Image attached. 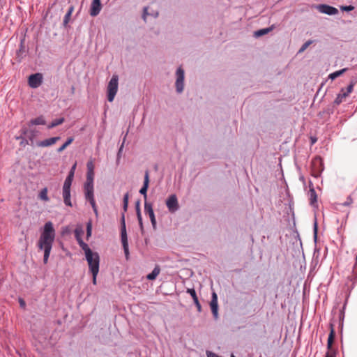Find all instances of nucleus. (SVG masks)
<instances>
[{
  "label": "nucleus",
  "mask_w": 357,
  "mask_h": 357,
  "mask_svg": "<svg viewBox=\"0 0 357 357\" xmlns=\"http://www.w3.org/2000/svg\"><path fill=\"white\" fill-rule=\"evenodd\" d=\"M176 91L181 93L183 91L184 88V70L181 67L177 68L176 72Z\"/></svg>",
  "instance_id": "nucleus-7"
},
{
  "label": "nucleus",
  "mask_w": 357,
  "mask_h": 357,
  "mask_svg": "<svg viewBox=\"0 0 357 357\" xmlns=\"http://www.w3.org/2000/svg\"><path fill=\"white\" fill-rule=\"evenodd\" d=\"M87 171H94V165L92 160H89L86 163Z\"/></svg>",
  "instance_id": "nucleus-34"
},
{
  "label": "nucleus",
  "mask_w": 357,
  "mask_h": 357,
  "mask_svg": "<svg viewBox=\"0 0 357 357\" xmlns=\"http://www.w3.org/2000/svg\"><path fill=\"white\" fill-rule=\"evenodd\" d=\"M137 219H138L140 227L142 228L143 227V223H142V215H141V211H138V213L137 214Z\"/></svg>",
  "instance_id": "nucleus-38"
},
{
  "label": "nucleus",
  "mask_w": 357,
  "mask_h": 357,
  "mask_svg": "<svg viewBox=\"0 0 357 357\" xmlns=\"http://www.w3.org/2000/svg\"><path fill=\"white\" fill-rule=\"evenodd\" d=\"M20 306L21 307H24L25 306V303L23 300L20 299Z\"/></svg>",
  "instance_id": "nucleus-50"
},
{
  "label": "nucleus",
  "mask_w": 357,
  "mask_h": 357,
  "mask_svg": "<svg viewBox=\"0 0 357 357\" xmlns=\"http://www.w3.org/2000/svg\"><path fill=\"white\" fill-rule=\"evenodd\" d=\"M187 293H188L192 296L193 302L197 308V311L200 312L202 311V306L198 300L195 290L194 289H188Z\"/></svg>",
  "instance_id": "nucleus-17"
},
{
  "label": "nucleus",
  "mask_w": 357,
  "mask_h": 357,
  "mask_svg": "<svg viewBox=\"0 0 357 357\" xmlns=\"http://www.w3.org/2000/svg\"><path fill=\"white\" fill-rule=\"evenodd\" d=\"M347 96H348L344 93V89H342L340 93L337 94L334 102L336 105H340L343 101V100Z\"/></svg>",
  "instance_id": "nucleus-23"
},
{
  "label": "nucleus",
  "mask_w": 357,
  "mask_h": 357,
  "mask_svg": "<svg viewBox=\"0 0 357 357\" xmlns=\"http://www.w3.org/2000/svg\"><path fill=\"white\" fill-rule=\"evenodd\" d=\"M17 139H22V142H21V143H20V144H21V145L25 146V145H26V144H29L28 140H27V139H24V137H22V136H20V137H17Z\"/></svg>",
  "instance_id": "nucleus-41"
},
{
  "label": "nucleus",
  "mask_w": 357,
  "mask_h": 357,
  "mask_svg": "<svg viewBox=\"0 0 357 357\" xmlns=\"http://www.w3.org/2000/svg\"><path fill=\"white\" fill-rule=\"evenodd\" d=\"M271 30V28L261 29L255 32L256 37H259L268 33Z\"/></svg>",
  "instance_id": "nucleus-27"
},
{
  "label": "nucleus",
  "mask_w": 357,
  "mask_h": 357,
  "mask_svg": "<svg viewBox=\"0 0 357 357\" xmlns=\"http://www.w3.org/2000/svg\"><path fill=\"white\" fill-rule=\"evenodd\" d=\"M46 121L43 116H40L37 118L31 119L29 122V126H38V125H45Z\"/></svg>",
  "instance_id": "nucleus-19"
},
{
  "label": "nucleus",
  "mask_w": 357,
  "mask_h": 357,
  "mask_svg": "<svg viewBox=\"0 0 357 357\" xmlns=\"http://www.w3.org/2000/svg\"><path fill=\"white\" fill-rule=\"evenodd\" d=\"M86 235L87 237L91 235V223L89 222L86 226Z\"/></svg>",
  "instance_id": "nucleus-37"
},
{
  "label": "nucleus",
  "mask_w": 357,
  "mask_h": 357,
  "mask_svg": "<svg viewBox=\"0 0 357 357\" xmlns=\"http://www.w3.org/2000/svg\"><path fill=\"white\" fill-rule=\"evenodd\" d=\"M210 306L211 308L212 314L215 319L218 317V296L215 292L212 293V297L210 302Z\"/></svg>",
  "instance_id": "nucleus-12"
},
{
  "label": "nucleus",
  "mask_w": 357,
  "mask_h": 357,
  "mask_svg": "<svg viewBox=\"0 0 357 357\" xmlns=\"http://www.w3.org/2000/svg\"><path fill=\"white\" fill-rule=\"evenodd\" d=\"M317 8L319 12L328 15H334L338 13V10L336 8L329 5L321 4Z\"/></svg>",
  "instance_id": "nucleus-11"
},
{
  "label": "nucleus",
  "mask_w": 357,
  "mask_h": 357,
  "mask_svg": "<svg viewBox=\"0 0 357 357\" xmlns=\"http://www.w3.org/2000/svg\"><path fill=\"white\" fill-rule=\"evenodd\" d=\"M67 177L73 179V178H74V173L69 172V174H68Z\"/></svg>",
  "instance_id": "nucleus-47"
},
{
  "label": "nucleus",
  "mask_w": 357,
  "mask_h": 357,
  "mask_svg": "<svg viewBox=\"0 0 357 357\" xmlns=\"http://www.w3.org/2000/svg\"><path fill=\"white\" fill-rule=\"evenodd\" d=\"M354 86V82H351V83L347 86V89L346 90L344 89V93L347 96H349V93H351L352 92Z\"/></svg>",
  "instance_id": "nucleus-33"
},
{
  "label": "nucleus",
  "mask_w": 357,
  "mask_h": 357,
  "mask_svg": "<svg viewBox=\"0 0 357 357\" xmlns=\"http://www.w3.org/2000/svg\"><path fill=\"white\" fill-rule=\"evenodd\" d=\"M347 71V68H342L340 70L333 72L331 73L328 75V78L331 79L332 80L335 79V78L338 77L339 76L342 75L344 73Z\"/></svg>",
  "instance_id": "nucleus-24"
},
{
  "label": "nucleus",
  "mask_w": 357,
  "mask_h": 357,
  "mask_svg": "<svg viewBox=\"0 0 357 357\" xmlns=\"http://www.w3.org/2000/svg\"><path fill=\"white\" fill-rule=\"evenodd\" d=\"M129 195L128 192L126 193L123 196V204H128Z\"/></svg>",
  "instance_id": "nucleus-40"
},
{
  "label": "nucleus",
  "mask_w": 357,
  "mask_h": 357,
  "mask_svg": "<svg viewBox=\"0 0 357 357\" xmlns=\"http://www.w3.org/2000/svg\"><path fill=\"white\" fill-rule=\"evenodd\" d=\"M128 204H123V213L121 215V240L122 243V245L123 248L124 253L126 258L128 259L129 257V248H128V236H127V232H126V222H125V215L124 213L127 211Z\"/></svg>",
  "instance_id": "nucleus-2"
},
{
  "label": "nucleus",
  "mask_w": 357,
  "mask_h": 357,
  "mask_svg": "<svg viewBox=\"0 0 357 357\" xmlns=\"http://www.w3.org/2000/svg\"><path fill=\"white\" fill-rule=\"evenodd\" d=\"M48 190L47 188H43L39 194H38V198L44 202H48L50 200V198L47 195Z\"/></svg>",
  "instance_id": "nucleus-22"
},
{
  "label": "nucleus",
  "mask_w": 357,
  "mask_h": 357,
  "mask_svg": "<svg viewBox=\"0 0 357 357\" xmlns=\"http://www.w3.org/2000/svg\"><path fill=\"white\" fill-rule=\"evenodd\" d=\"M90 272L99 271L100 256L96 252H91L85 255Z\"/></svg>",
  "instance_id": "nucleus-5"
},
{
  "label": "nucleus",
  "mask_w": 357,
  "mask_h": 357,
  "mask_svg": "<svg viewBox=\"0 0 357 357\" xmlns=\"http://www.w3.org/2000/svg\"><path fill=\"white\" fill-rule=\"evenodd\" d=\"M148 15H152L155 18L158 17V12H155V13H149L148 12V8L147 7H145L144 8V13H143V15H142V17L144 19V21L146 20V17Z\"/></svg>",
  "instance_id": "nucleus-29"
},
{
  "label": "nucleus",
  "mask_w": 357,
  "mask_h": 357,
  "mask_svg": "<svg viewBox=\"0 0 357 357\" xmlns=\"http://www.w3.org/2000/svg\"><path fill=\"white\" fill-rule=\"evenodd\" d=\"M33 137H34V135L32 133V134H31V136H30V137H29V139H30L31 141H32V140H33Z\"/></svg>",
  "instance_id": "nucleus-51"
},
{
  "label": "nucleus",
  "mask_w": 357,
  "mask_h": 357,
  "mask_svg": "<svg viewBox=\"0 0 357 357\" xmlns=\"http://www.w3.org/2000/svg\"><path fill=\"white\" fill-rule=\"evenodd\" d=\"M76 165H77V164H76V163H75V164L73 165V167H71V169H70V172H73V173L75 174V168H76Z\"/></svg>",
  "instance_id": "nucleus-46"
},
{
  "label": "nucleus",
  "mask_w": 357,
  "mask_h": 357,
  "mask_svg": "<svg viewBox=\"0 0 357 357\" xmlns=\"http://www.w3.org/2000/svg\"><path fill=\"white\" fill-rule=\"evenodd\" d=\"M160 272L159 266H155L152 272L146 275V278L149 280H155Z\"/></svg>",
  "instance_id": "nucleus-20"
},
{
  "label": "nucleus",
  "mask_w": 357,
  "mask_h": 357,
  "mask_svg": "<svg viewBox=\"0 0 357 357\" xmlns=\"http://www.w3.org/2000/svg\"><path fill=\"white\" fill-rule=\"evenodd\" d=\"M311 43L312 42L310 40H308L306 43H305L300 49L299 52H303Z\"/></svg>",
  "instance_id": "nucleus-36"
},
{
  "label": "nucleus",
  "mask_w": 357,
  "mask_h": 357,
  "mask_svg": "<svg viewBox=\"0 0 357 357\" xmlns=\"http://www.w3.org/2000/svg\"><path fill=\"white\" fill-rule=\"evenodd\" d=\"M77 243H78L79 245L81 247V248L84 250L85 255L89 254V252H93L90 249L89 245L85 242H84V241L82 239H80V241H79Z\"/></svg>",
  "instance_id": "nucleus-25"
},
{
  "label": "nucleus",
  "mask_w": 357,
  "mask_h": 357,
  "mask_svg": "<svg viewBox=\"0 0 357 357\" xmlns=\"http://www.w3.org/2000/svg\"><path fill=\"white\" fill-rule=\"evenodd\" d=\"M91 273L92 277H93L92 282L94 285H96L97 284L96 278H97V275H98L99 271H94V272H91Z\"/></svg>",
  "instance_id": "nucleus-35"
},
{
  "label": "nucleus",
  "mask_w": 357,
  "mask_h": 357,
  "mask_svg": "<svg viewBox=\"0 0 357 357\" xmlns=\"http://www.w3.org/2000/svg\"><path fill=\"white\" fill-rule=\"evenodd\" d=\"M60 139L59 137H50L37 142V146L39 147H47L54 144Z\"/></svg>",
  "instance_id": "nucleus-15"
},
{
  "label": "nucleus",
  "mask_w": 357,
  "mask_h": 357,
  "mask_svg": "<svg viewBox=\"0 0 357 357\" xmlns=\"http://www.w3.org/2000/svg\"><path fill=\"white\" fill-rule=\"evenodd\" d=\"M55 236L56 231L53 223L51 221L45 222L38 241V250L44 252L43 262L45 264L48 262Z\"/></svg>",
  "instance_id": "nucleus-1"
},
{
  "label": "nucleus",
  "mask_w": 357,
  "mask_h": 357,
  "mask_svg": "<svg viewBox=\"0 0 357 357\" xmlns=\"http://www.w3.org/2000/svg\"><path fill=\"white\" fill-rule=\"evenodd\" d=\"M352 203V199L351 197H348L347 201L343 204V206H349Z\"/></svg>",
  "instance_id": "nucleus-42"
},
{
  "label": "nucleus",
  "mask_w": 357,
  "mask_h": 357,
  "mask_svg": "<svg viewBox=\"0 0 357 357\" xmlns=\"http://www.w3.org/2000/svg\"><path fill=\"white\" fill-rule=\"evenodd\" d=\"M355 266H357V255H356V264H355Z\"/></svg>",
  "instance_id": "nucleus-54"
},
{
  "label": "nucleus",
  "mask_w": 357,
  "mask_h": 357,
  "mask_svg": "<svg viewBox=\"0 0 357 357\" xmlns=\"http://www.w3.org/2000/svg\"><path fill=\"white\" fill-rule=\"evenodd\" d=\"M314 237L317 238V222L316 221L314 222Z\"/></svg>",
  "instance_id": "nucleus-44"
},
{
  "label": "nucleus",
  "mask_w": 357,
  "mask_h": 357,
  "mask_svg": "<svg viewBox=\"0 0 357 357\" xmlns=\"http://www.w3.org/2000/svg\"><path fill=\"white\" fill-rule=\"evenodd\" d=\"M43 82V75L40 73L32 74L29 77L28 83L31 88L36 89Z\"/></svg>",
  "instance_id": "nucleus-9"
},
{
  "label": "nucleus",
  "mask_w": 357,
  "mask_h": 357,
  "mask_svg": "<svg viewBox=\"0 0 357 357\" xmlns=\"http://www.w3.org/2000/svg\"><path fill=\"white\" fill-rule=\"evenodd\" d=\"M166 206L168 211L171 213H174L179 208V204L177 197L175 194H172L166 200Z\"/></svg>",
  "instance_id": "nucleus-6"
},
{
  "label": "nucleus",
  "mask_w": 357,
  "mask_h": 357,
  "mask_svg": "<svg viewBox=\"0 0 357 357\" xmlns=\"http://www.w3.org/2000/svg\"><path fill=\"white\" fill-rule=\"evenodd\" d=\"M83 234V230L82 229H76L75 230V237L78 242L82 238V235Z\"/></svg>",
  "instance_id": "nucleus-31"
},
{
  "label": "nucleus",
  "mask_w": 357,
  "mask_h": 357,
  "mask_svg": "<svg viewBox=\"0 0 357 357\" xmlns=\"http://www.w3.org/2000/svg\"><path fill=\"white\" fill-rule=\"evenodd\" d=\"M73 179L66 177L63 188H70Z\"/></svg>",
  "instance_id": "nucleus-32"
},
{
  "label": "nucleus",
  "mask_w": 357,
  "mask_h": 357,
  "mask_svg": "<svg viewBox=\"0 0 357 357\" xmlns=\"http://www.w3.org/2000/svg\"><path fill=\"white\" fill-rule=\"evenodd\" d=\"M354 7L353 6H342L341 8V9L342 10H345V11H351L352 10H354Z\"/></svg>",
  "instance_id": "nucleus-39"
},
{
  "label": "nucleus",
  "mask_w": 357,
  "mask_h": 357,
  "mask_svg": "<svg viewBox=\"0 0 357 357\" xmlns=\"http://www.w3.org/2000/svg\"><path fill=\"white\" fill-rule=\"evenodd\" d=\"M85 199L89 202L94 213L98 215V208L94 197V183L85 182L84 184Z\"/></svg>",
  "instance_id": "nucleus-3"
},
{
  "label": "nucleus",
  "mask_w": 357,
  "mask_h": 357,
  "mask_svg": "<svg viewBox=\"0 0 357 357\" xmlns=\"http://www.w3.org/2000/svg\"><path fill=\"white\" fill-rule=\"evenodd\" d=\"M335 333L334 330V326L333 324H330V333L327 341V349L329 351V352L326 354V357H335V354L333 353L332 349L333 343L335 340Z\"/></svg>",
  "instance_id": "nucleus-8"
},
{
  "label": "nucleus",
  "mask_w": 357,
  "mask_h": 357,
  "mask_svg": "<svg viewBox=\"0 0 357 357\" xmlns=\"http://www.w3.org/2000/svg\"><path fill=\"white\" fill-rule=\"evenodd\" d=\"M71 91H72V93H74V91H75V87L74 86L72 87Z\"/></svg>",
  "instance_id": "nucleus-52"
},
{
  "label": "nucleus",
  "mask_w": 357,
  "mask_h": 357,
  "mask_svg": "<svg viewBox=\"0 0 357 357\" xmlns=\"http://www.w3.org/2000/svg\"><path fill=\"white\" fill-rule=\"evenodd\" d=\"M73 137H69L67 139V141L57 149V151L59 153L63 151L68 145H70L73 142Z\"/></svg>",
  "instance_id": "nucleus-28"
},
{
  "label": "nucleus",
  "mask_w": 357,
  "mask_h": 357,
  "mask_svg": "<svg viewBox=\"0 0 357 357\" xmlns=\"http://www.w3.org/2000/svg\"><path fill=\"white\" fill-rule=\"evenodd\" d=\"M316 141H317V140H316V139H313V138H312V144H314Z\"/></svg>",
  "instance_id": "nucleus-53"
},
{
  "label": "nucleus",
  "mask_w": 357,
  "mask_h": 357,
  "mask_svg": "<svg viewBox=\"0 0 357 357\" xmlns=\"http://www.w3.org/2000/svg\"><path fill=\"white\" fill-rule=\"evenodd\" d=\"M144 212L149 216L152 226L155 229L156 227V220L153 209V205L147 201L144 202Z\"/></svg>",
  "instance_id": "nucleus-10"
},
{
  "label": "nucleus",
  "mask_w": 357,
  "mask_h": 357,
  "mask_svg": "<svg viewBox=\"0 0 357 357\" xmlns=\"http://www.w3.org/2000/svg\"><path fill=\"white\" fill-rule=\"evenodd\" d=\"M73 10H74V7L73 6H70L67 13H66V15L63 17V24L64 26H66L68 24Z\"/></svg>",
  "instance_id": "nucleus-21"
},
{
  "label": "nucleus",
  "mask_w": 357,
  "mask_h": 357,
  "mask_svg": "<svg viewBox=\"0 0 357 357\" xmlns=\"http://www.w3.org/2000/svg\"><path fill=\"white\" fill-rule=\"evenodd\" d=\"M62 195L64 204L68 206H72V202L70 199V188H63Z\"/></svg>",
  "instance_id": "nucleus-18"
},
{
  "label": "nucleus",
  "mask_w": 357,
  "mask_h": 357,
  "mask_svg": "<svg viewBox=\"0 0 357 357\" xmlns=\"http://www.w3.org/2000/svg\"><path fill=\"white\" fill-rule=\"evenodd\" d=\"M231 357H234V356L232 355Z\"/></svg>",
  "instance_id": "nucleus-55"
},
{
  "label": "nucleus",
  "mask_w": 357,
  "mask_h": 357,
  "mask_svg": "<svg viewBox=\"0 0 357 357\" xmlns=\"http://www.w3.org/2000/svg\"><path fill=\"white\" fill-rule=\"evenodd\" d=\"M21 131H22V135H26V133H27V132H28V130H27V128H22L21 129Z\"/></svg>",
  "instance_id": "nucleus-45"
},
{
  "label": "nucleus",
  "mask_w": 357,
  "mask_h": 357,
  "mask_svg": "<svg viewBox=\"0 0 357 357\" xmlns=\"http://www.w3.org/2000/svg\"><path fill=\"white\" fill-rule=\"evenodd\" d=\"M119 76L113 75L107 87V96L109 102H112L118 92Z\"/></svg>",
  "instance_id": "nucleus-4"
},
{
  "label": "nucleus",
  "mask_w": 357,
  "mask_h": 357,
  "mask_svg": "<svg viewBox=\"0 0 357 357\" xmlns=\"http://www.w3.org/2000/svg\"><path fill=\"white\" fill-rule=\"evenodd\" d=\"M124 141H125V139L123 140V142L122 143V144H121V147H120V149H119V150L118 155H119V154H120V153H121V152L122 151V150H123Z\"/></svg>",
  "instance_id": "nucleus-48"
},
{
  "label": "nucleus",
  "mask_w": 357,
  "mask_h": 357,
  "mask_svg": "<svg viewBox=\"0 0 357 357\" xmlns=\"http://www.w3.org/2000/svg\"><path fill=\"white\" fill-rule=\"evenodd\" d=\"M64 122L63 118H59L54 120L50 125H48V128L51 129L52 128H54L59 125L62 124Z\"/></svg>",
  "instance_id": "nucleus-26"
},
{
  "label": "nucleus",
  "mask_w": 357,
  "mask_h": 357,
  "mask_svg": "<svg viewBox=\"0 0 357 357\" xmlns=\"http://www.w3.org/2000/svg\"><path fill=\"white\" fill-rule=\"evenodd\" d=\"M94 171H87L86 182L94 183Z\"/></svg>",
  "instance_id": "nucleus-30"
},
{
  "label": "nucleus",
  "mask_w": 357,
  "mask_h": 357,
  "mask_svg": "<svg viewBox=\"0 0 357 357\" xmlns=\"http://www.w3.org/2000/svg\"><path fill=\"white\" fill-rule=\"evenodd\" d=\"M139 204H140L139 201H137L136 202V213H137V214L138 213V211H141Z\"/></svg>",
  "instance_id": "nucleus-43"
},
{
  "label": "nucleus",
  "mask_w": 357,
  "mask_h": 357,
  "mask_svg": "<svg viewBox=\"0 0 357 357\" xmlns=\"http://www.w3.org/2000/svg\"><path fill=\"white\" fill-rule=\"evenodd\" d=\"M6 4V0H0V5L1 7H3Z\"/></svg>",
  "instance_id": "nucleus-49"
},
{
  "label": "nucleus",
  "mask_w": 357,
  "mask_h": 357,
  "mask_svg": "<svg viewBox=\"0 0 357 357\" xmlns=\"http://www.w3.org/2000/svg\"><path fill=\"white\" fill-rule=\"evenodd\" d=\"M149 172L146 171L145 172V175H144L143 186L142 187V188L139 190V193L142 194V195H144L145 202L146 201V198H147L146 192H147V189L149 188Z\"/></svg>",
  "instance_id": "nucleus-16"
},
{
  "label": "nucleus",
  "mask_w": 357,
  "mask_h": 357,
  "mask_svg": "<svg viewBox=\"0 0 357 357\" xmlns=\"http://www.w3.org/2000/svg\"><path fill=\"white\" fill-rule=\"evenodd\" d=\"M309 187L308 197L310 204L313 207H317V195L311 182L310 183Z\"/></svg>",
  "instance_id": "nucleus-14"
},
{
  "label": "nucleus",
  "mask_w": 357,
  "mask_h": 357,
  "mask_svg": "<svg viewBox=\"0 0 357 357\" xmlns=\"http://www.w3.org/2000/svg\"><path fill=\"white\" fill-rule=\"evenodd\" d=\"M102 9V5L100 0H93L91 4L89 13L91 16H97Z\"/></svg>",
  "instance_id": "nucleus-13"
}]
</instances>
